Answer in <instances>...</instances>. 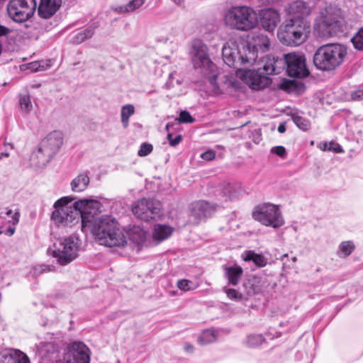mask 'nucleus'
<instances>
[{
    "label": "nucleus",
    "mask_w": 363,
    "mask_h": 363,
    "mask_svg": "<svg viewBox=\"0 0 363 363\" xmlns=\"http://www.w3.org/2000/svg\"><path fill=\"white\" fill-rule=\"evenodd\" d=\"M207 45L199 39L191 42L190 55L195 69L208 79V82L217 92L240 91L243 85L250 86V43L248 41L227 42L222 48L224 62L236 69L235 74H225L218 82L216 65L211 62Z\"/></svg>",
    "instance_id": "nucleus-1"
},
{
    "label": "nucleus",
    "mask_w": 363,
    "mask_h": 363,
    "mask_svg": "<svg viewBox=\"0 0 363 363\" xmlns=\"http://www.w3.org/2000/svg\"><path fill=\"white\" fill-rule=\"evenodd\" d=\"M40 363H89V348L82 342H74L67 346L62 354L53 343L44 344L39 352Z\"/></svg>",
    "instance_id": "nucleus-2"
},
{
    "label": "nucleus",
    "mask_w": 363,
    "mask_h": 363,
    "mask_svg": "<svg viewBox=\"0 0 363 363\" xmlns=\"http://www.w3.org/2000/svg\"><path fill=\"white\" fill-rule=\"evenodd\" d=\"M89 228L101 245L110 247H123L127 242L126 238L120 229L118 223L110 216H104L96 218Z\"/></svg>",
    "instance_id": "nucleus-3"
},
{
    "label": "nucleus",
    "mask_w": 363,
    "mask_h": 363,
    "mask_svg": "<svg viewBox=\"0 0 363 363\" xmlns=\"http://www.w3.org/2000/svg\"><path fill=\"white\" fill-rule=\"evenodd\" d=\"M347 55V48L340 43H329L319 47L313 55L315 67L330 72L340 67Z\"/></svg>",
    "instance_id": "nucleus-4"
},
{
    "label": "nucleus",
    "mask_w": 363,
    "mask_h": 363,
    "mask_svg": "<svg viewBox=\"0 0 363 363\" xmlns=\"http://www.w3.org/2000/svg\"><path fill=\"white\" fill-rule=\"evenodd\" d=\"M342 20V11L340 8L327 6L320 11L319 16L315 18L314 33L320 38H330L340 31Z\"/></svg>",
    "instance_id": "nucleus-5"
},
{
    "label": "nucleus",
    "mask_w": 363,
    "mask_h": 363,
    "mask_svg": "<svg viewBox=\"0 0 363 363\" xmlns=\"http://www.w3.org/2000/svg\"><path fill=\"white\" fill-rule=\"evenodd\" d=\"M310 33V25L306 21L284 20L279 28L277 37L286 46H298L306 41Z\"/></svg>",
    "instance_id": "nucleus-6"
},
{
    "label": "nucleus",
    "mask_w": 363,
    "mask_h": 363,
    "mask_svg": "<svg viewBox=\"0 0 363 363\" xmlns=\"http://www.w3.org/2000/svg\"><path fill=\"white\" fill-rule=\"evenodd\" d=\"M63 143V134L55 130L40 142L37 151L31 155L32 162L38 167H45L56 155Z\"/></svg>",
    "instance_id": "nucleus-7"
},
{
    "label": "nucleus",
    "mask_w": 363,
    "mask_h": 363,
    "mask_svg": "<svg viewBox=\"0 0 363 363\" xmlns=\"http://www.w3.org/2000/svg\"><path fill=\"white\" fill-rule=\"evenodd\" d=\"M71 201L69 197L65 196L55 202L50 220L56 226L72 228L79 223L82 215Z\"/></svg>",
    "instance_id": "nucleus-8"
},
{
    "label": "nucleus",
    "mask_w": 363,
    "mask_h": 363,
    "mask_svg": "<svg viewBox=\"0 0 363 363\" xmlns=\"http://www.w3.org/2000/svg\"><path fill=\"white\" fill-rule=\"evenodd\" d=\"M251 214L255 220L266 227L277 229L285 223L279 206L269 202L255 206Z\"/></svg>",
    "instance_id": "nucleus-9"
},
{
    "label": "nucleus",
    "mask_w": 363,
    "mask_h": 363,
    "mask_svg": "<svg viewBox=\"0 0 363 363\" xmlns=\"http://www.w3.org/2000/svg\"><path fill=\"white\" fill-rule=\"evenodd\" d=\"M79 247V238L72 235L57 240L49 250H52V256L59 264L66 265L77 257Z\"/></svg>",
    "instance_id": "nucleus-10"
},
{
    "label": "nucleus",
    "mask_w": 363,
    "mask_h": 363,
    "mask_svg": "<svg viewBox=\"0 0 363 363\" xmlns=\"http://www.w3.org/2000/svg\"><path fill=\"white\" fill-rule=\"evenodd\" d=\"M36 7V0H10L7 5V13L15 22L22 23L34 15Z\"/></svg>",
    "instance_id": "nucleus-11"
},
{
    "label": "nucleus",
    "mask_w": 363,
    "mask_h": 363,
    "mask_svg": "<svg viewBox=\"0 0 363 363\" xmlns=\"http://www.w3.org/2000/svg\"><path fill=\"white\" fill-rule=\"evenodd\" d=\"M225 25L232 29L247 30L250 29V8L246 6H234L225 13Z\"/></svg>",
    "instance_id": "nucleus-12"
},
{
    "label": "nucleus",
    "mask_w": 363,
    "mask_h": 363,
    "mask_svg": "<svg viewBox=\"0 0 363 363\" xmlns=\"http://www.w3.org/2000/svg\"><path fill=\"white\" fill-rule=\"evenodd\" d=\"M73 204L82 215V230H86V228H89L94 221V215L99 211L100 203L94 199H82Z\"/></svg>",
    "instance_id": "nucleus-13"
},
{
    "label": "nucleus",
    "mask_w": 363,
    "mask_h": 363,
    "mask_svg": "<svg viewBox=\"0 0 363 363\" xmlns=\"http://www.w3.org/2000/svg\"><path fill=\"white\" fill-rule=\"evenodd\" d=\"M161 204L158 201L143 199L133 204L132 211L138 218L148 221L160 214Z\"/></svg>",
    "instance_id": "nucleus-14"
},
{
    "label": "nucleus",
    "mask_w": 363,
    "mask_h": 363,
    "mask_svg": "<svg viewBox=\"0 0 363 363\" xmlns=\"http://www.w3.org/2000/svg\"><path fill=\"white\" fill-rule=\"evenodd\" d=\"M286 72L290 77L303 78L308 75L309 72L306 64V58L303 55L296 52L284 55Z\"/></svg>",
    "instance_id": "nucleus-15"
},
{
    "label": "nucleus",
    "mask_w": 363,
    "mask_h": 363,
    "mask_svg": "<svg viewBox=\"0 0 363 363\" xmlns=\"http://www.w3.org/2000/svg\"><path fill=\"white\" fill-rule=\"evenodd\" d=\"M311 13L310 9L302 1H294L286 4L284 9V20L295 21L298 19L306 21L305 17Z\"/></svg>",
    "instance_id": "nucleus-16"
},
{
    "label": "nucleus",
    "mask_w": 363,
    "mask_h": 363,
    "mask_svg": "<svg viewBox=\"0 0 363 363\" xmlns=\"http://www.w3.org/2000/svg\"><path fill=\"white\" fill-rule=\"evenodd\" d=\"M255 15L261 26L268 31H273L281 19L279 11L272 8L261 9Z\"/></svg>",
    "instance_id": "nucleus-17"
},
{
    "label": "nucleus",
    "mask_w": 363,
    "mask_h": 363,
    "mask_svg": "<svg viewBox=\"0 0 363 363\" xmlns=\"http://www.w3.org/2000/svg\"><path fill=\"white\" fill-rule=\"evenodd\" d=\"M20 213L18 210H8L0 213V234L5 233L12 235L15 232V226L18 223Z\"/></svg>",
    "instance_id": "nucleus-18"
},
{
    "label": "nucleus",
    "mask_w": 363,
    "mask_h": 363,
    "mask_svg": "<svg viewBox=\"0 0 363 363\" xmlns=\"http://www.w3.org/2000/svg\"><path fill=\"white\" fill-rule=\"evenodd\" d=\"M270 41L268 37L264 34L254 35L251 39V58L253 57L255 62L269 50Z\"/></svg>",
    "instance_id": "nucleus-19"
},
{
    "label": "nucleus",
    "mask_w": 363,
    "mask_h": 363,
    "mask_svg": "<svg viewBox=\"0 0 363 363\" xmlns=\"http://www.w3.org/2000/svg\"><path fill=\"white\" fill-rule=\"evenodd\" d=\"M281 64L277 59L271 56H260L256 62L254 61V65L256 66L255 69L259 71L263 70L264 74H278L279 65Z\"/></svg>",
    "instance_id": "nucleus-20"
},
{
    "label": "nucleus",
    "mask_w": 363,
    "mask_h": 363,
    "mask_svg": "<svg viewBox=\"0 0 363 363\" xmlns=\"http://www.w3.org/2000/svg\"><path fill=\"white\" fill-rule=\"evenodd\" d=\"M191 214L196 219L211 217L216 211V206L204 201H196L191 205Z\"/></svg>",
    "instance_id": "nucleus-21"
},
{
    "label": "nucleus",
    "mask_w": 363,
    "mask_h": 363,
    "mask_svg": "<svg viewBox=\"0 0 363 363\" xmlns=\"http://www.w3.org/2000/svg\"><path fill=\"white\" fill-rule=\"evenodd\" d=\"M61 4V0H41L38 9L39 16L44 18H50L60 9Z\"/></svg>",
    "instance_id": "nucleus-22"
},
{
    "label": "nucleus",
    "mask_w": 363,
    "mask_h": 363,
    "mask_svg": "<svg viewBox=\"0 0 363 363\" xmlns=\"http://www.w3.org/2000/svg\"><path fill=\"white\" fill-rule=\"evenodd\" d=\"M271 84V79L257 69H251V89H262Z\"/></svg>",
    "instance_id": "nucleus-23"
},
{
    "label": "nucleus",
    "mask_w": 363,
    "mask_h": 363,
    "mask_svg": "<svg viewBox=\"0 0 363 363\" xmlns=\"http://www.w3.org/2000/svg\"><path fill=\"white\" fill-rule=\"evenodd\" d=\"M224 276L228 282L233 286L237 285L242 275V269L237 264L231 266H223Z\"/></svg>",
    "instance_id": "nucleus-24"
},
{
    "label": "nucleus",
    "mask_w": 363,
    "mask_h": 363,
    "mask_svg": "<svg viewBox=\"0 0 363 363\" xmlns=\"http://www.w3.org/2000/svg\"><path fill=\"white\" fill-rule=\"evenodd\" d=\"M173 228L168 225L157 224L154 226L152 232L153 240L160 243L171 236Z\"/></svg>",
    "instance_id": "nucleus-25"
},
{
    "label": "nucleus",
    "mask_w": 363,
    "mask_h": 363,
    "mask_svg": "<svg viewBox=\"0 0 363 363\" xmlns=\"http://www.w3.org/2000/svg\"><path fill=\"white\" fill-rule=\"evenodd\" d=\"M89 182V177L87 174H81L71 182L72 189L75 192L83 191L88 186Z\"/></svg>",
    "instance_id": "nucleus-26"
},
{
    "label": "nucleus",
    "mask_w": 363,
    "mask_h": 363,
    "mask_svg": "<svg viewBox=\"0 0 363 363\" xmlns=\"http://www.w3.org/2000/svg\"><path fill=\"white\" fill-rule=\"evenodd\" d=\"M147 235V232L139 225L133 226L128 234L130 240L139 245L146 240Z\"/></svg>",
    "instance_id": "nucleus-27"
},
{
    "label": "nucleus",
    "mask_w": 363,
    "mask_h": 363,
    "mask_svg": "<svg viewBox=\"0 0 363 363\" xmlns=\"http://www.w3.org/2000/svg\"><path fill=\"white\" fill-rule=\"evenodd\" d=\"M354 249L355 245L352 241H342L339 245L337 254L340 257H347L352 253Z\"/></svg>",
    "instance_id": "nucleus-28"
},
{
    "label": "nucleus",
    "mask_w": 363,
    "mask_h": 363,
    "mask_svg": "<svg viewBox=\"0 0 363 363\" xmlns=\"http://www.w3.org/2000/svg\"><path fill=\"white\" fill-rule=\"evenodd\" d=\"M135 113V108L132 104H126L122 106L121 117L123 128H126L129 125V118Z\"/></svg>",
    "instance_id": "nucleus-29"
},
{
    "label": "nucleus",
    "mask_w": 363,
    "mask_h": 363,
    "mask_svg": "<svg viewBox=\"0 0 363 363\" xmlns=\"http://www.w3.org/2000/svg\"><path fill=\"white\" fill-rule=\"evenodd\" d=\"M16 363H30L26 354L17 349H10L6 354Z\"/></svg>",
    "instance_id": "nucleus-30"
},
{
    "label": "nucleus",
    "mask_w": 363,
    "mask_h": 363,
    "mask_svg": "<svg viewBox=\"0 0 363 363\" xmlns=\"http://www.w3.org/2000/svg\"><path fill=\"white\" fill-rule=\"evenodd\" d=\"M94 33V28L92 27H88L84 30L77 33L72 39V42L76 44H80L84 40L90 38Z\"/></svg>",
    "instance_id": "nucleus-31"
},
{
    "label": "nucleus",
    "mask_w": 363,
    "mask_h": 363,
    "mask_svg": "<svg viewBox=\"0 0 363 363\" xmlns=\"http://www.w3.org/2000/svg\"><path fill=\"white\" fill-rule=\"evenodd\" d=\"M145 0H131L125 6H121L116 8V11L119 13L131 12L140 7Z\"/></svg>",
    "instance_id": "nucleus-32"
},
{
    "label": "nucleus",
    "mask_w": 363,
    "mask_h": 363,
    "mask_svg": "<svg viewBox=\"0 0 363 363\" xmlns=\"http://www.w3.org/2000/svg\"><path fill=\"white\" fill-rule=\"evenodd\" d=\"M257 278L253 279V290L256 293H264L268 291L269 284H267V278L259 279L257 282Z\"/></svg>",
    "instance_id": "nucleus-33"
},
{
    "label": "nucleus",
    "mask_w": 363,
    "mask_h": 363,
    "mask_svg": "<svg viewBox=\"0 0 363 363\" xmlns=\"http://www.w3.org/2000/svg\"><path fill=\"white\" fill-rule=\"evenodd\" d=\"M352 45L356 50L363 51V28H359L351 38Z\"/></svg>",
    "instance_id": "nucleus-34"
},
{
    "label": "nucleus",
    "mask_w": 363,
    "mask_h": 363,
    "mask_svg": "<svg viewBox=\"0 0 363 363\" xmlns=\"http://www.w3.org/2000/svg\"><path fill=\"white\" fill-rule=\"evenodd\" d=\"M177 287L184 291H192L198 288L199 284L188 279H180L177 281Z\"/></svg>",
    "instance_id": "nucleus-35"
},
{
    "label": "nucleus",
    "mask_w": 363,
    "mask_h": 363,
    "mask_svg": "<svg viewBox=\"0 0 363 363\" xmlns=\"http://www.w3.org/2000/svg\"><path fill=\"white\" fill-rule=\"evenodd\" d=\"M292 120L298 128L302 130H308L311 127L310 121L298 115H293Z\"/></svg>",
    "instance_id": "nucleus-36"
},
{
    "label": "nucleus",
    "mask_w": 363,
    "mask_h": 363,
    "mask_svg": "<svg viewBox=\"0 0 363 363\" xmlns=\"http://www.w3.org/2000/svg\"><path fill=\"white\" fill-rule=\"evenodd\" d=\"M251 261L258 267H264L268 262V259L264 255L255 253L252 251Z\"/></svg>",
    "instance_id": "nucleus-37"
},
{
    "label": "nucleus",
    "mask_w": 363,
    "mask_h": 363,
    "mask_svg": "<svg viewBox=\"0 0 363 363\" xmlns=\"http://www.w3.org/2000/svg\"><path fill=\"white\" fill-rule=\"evenodd\" d=\"M281 89L287 92H293L296 89V83L294 80L284 79L279 85Z\"/></svg>",
    "instance_id": "nucleus-38"
},
{
    "label": "nucleus",
    "mask_w": 363,
    "mask_h": 363,
    "mask_svg": "<svg viewBox=\"0 0 363 363\" xmlns=\"http://www.w3.org/2000/svg\"><path fill=\"white\" fill-rule=\"evenodd\" d=\"M19 104L21 110L29 112L32 109V104L29 95L24 94L20 96Z\"/></svg>",
    "instance_id": "nucleus-39"
},
{
    "label": "nucleus",
    "mask_w": 363,
    "mask_h": 363,
    "mask_svg": "<svg viewBox=\"0 0 363 363\" xmlns=\"http://www.w3.org/2000/svg\"><path fill=\"white\" fill-rule=\"evenodd\" d=\"M216 338L215 331L213 330H207L202 333L200 340L204 343H208L213 342Z\"/></svg>",
    "instance_id": "nucleus-40"
},
{
    "label": "nucleus",
    "mask_w": 363,
    "mask_h": 363,
    "mask_svg": "<svg viewBox=\"0 0 363 363\" xmlns=\"http://www.w3.org/2000/svg\"><path fill=\"white\" fill-rule=\"evenodd\" d=\"M153 147L151 144L147 143H143L140 145V149L138 152V155L140 157H145L152 152Z\"/></svg>",
    "instance_id": "nucleus-41"
},
{
    "label": "nucleus",
    "mask_w": 363,
    "mask_h": 363,
    "mask_svg": "<svg viewBox=\"0 0 363 363\" xmlns=\"http://www.w3.org/2000/svg\"><path fill=\"white\" fill-rule=\"evenodd\" d=\"M224 291L226 293L228 298L231 300L240 301L242 298L241 294L235 289L224 288Z\"/></svg>",
    "instance_id": "nucleus-42"
},
{
    "label": "nucleus",
    "mask_w": 363,
    "mask_h": 363,
    "mask_svg": "<svg viewBox=\"0 0 363 363\" xmlns=\"http://www.w3.org/2000/svg\"><path fill=\"white\" fill-rule=\"evenodd\" d=\"M179 123H193L195 119L191 116L189 112L187 111H182L179 114V117L178 118Z\"/></svg>",
    "instance_id": "nucleus-43"
},
{
    "label": "nucleus",
    "mask_w": 363,
    "mask_h": 363,
    "mask_svg": "<svg viewBox=\"0 0 363 363\" xmlns=\"http://www.w3.org/2000/svg\"><path fill=\"white\" fill-rule=\"evenodd\" d=\"M238 191L232 184H228L223 189V194L229 199L235 196Z\"/></svg>",
    "instance_id": "nucleus-44"
},
{
    "label": "nucleus",
    "mask_w": 363,
    "mask_h": 363,
    "mask_svg": "<svg viewBox=\"0 0 363 363\" xmlns=\"http://www.w3.org/2000/svg\"><path fill=\"white\" fill-rule=\"evenodd\" d=\"M172 137H173L172 133H168L167 134V140H168V141L169 143V145L171 146H172V147L177 146L182 140V135H177L174 138H173Z\"/></svg>",
    "instance_id": "nucleus-45"
},
{
    "label": "nucleus",
    "mask_w": 363,
    "mask_h": 363,
    "mask_svg": "<svg viewBox=\"0 0 363 363\" xmlns=\"http://www.w3.org/2000/svg\"><path fill=\"white\" fill-rule=\"evenodd\" d=\"M216 157V152L213 150H208L201 154V157L207 161L213 160Z\"/></svg>",
    "instance_id": "nucleus-46"
},
{
    "label": "nucleus",
    "mask_w": 363,
    "mask_h": 363,
    "mask_svg": "<svg viewBox=\"0 0 363 363\" xmlns=\"http://www.w3.org/2000/svg\"><path fill=\"white\" fill-rule=\"evenodd\" d=\"M271 152L277 155L284 157L286 156V149L283 146H276L271 149Z\"/></svg>",
    "instance_id": "nucleus-47"
},
{
    "label": "nucleus",
    "mask_w": 363,
    "mask_h": 363,
    "mask_svg": "<svg viewBox=\"0 0 363 363\" xmlns=\"http://www.w3.org/2000/svg\"><path fill=\"white\" fill-rule=\"evenodd\" d=\"M328 151H334L340 153L343 152V150L341 146L333 142L329 143Z\"/></svg>",
    "instance_id": "nucleus-48"
},
{
    "label": "nucleus",
    "mask_w": 363,
    "mask_h": 363,
    "mask_svg": "<svg viewBox=\"0 0 363 363\" xmlns=\"http://www.w3.org/2000/svg\"><path fill=\"white\" fill-rule=\"evenodd\" d=\"M351 97L352 100H362L363 99V89H357L354 91L351 94Z\"/></svg>",
    "instance_id": "nucleus-49"
},
{
    "label": "nucleus",
    "mask_w": 363,
    "mask_h": 363,
    "mask_svg": "<svg viewBox=\"0 0 363 363\" xmlns=\"http://www.w3.org/2000/svg\"><path fill=\"white\" fill-rule=\"evenodd\" d=\"M13 145L10 143L5 144V151L2 152L0 154V160L3 159L4 157H8L10 155L9 150H13Z\"/></svg>",
    "instance_id": "nucleus-50"
},
{
    "label": "nucleus",
    "mask_w": 363,
    "mask_h": 363,
    "mask_svg": "<svg viewBox=\"0 0 363 363\" xmlns=\"http://www.w3.org/2000/svg\"><path fill=\"white\" fill-rule=\"evenodd\" d=\"M264 341V339L262 335H256L252 337V339H251V344H253L255 345H259L262 344Z\"/></svg>",
    "instance_id": "nucleus-51"
},
{
    "label": "nucleus",
    "mask_w": 363,
    "mask_h": 363,
    "mask_svg": "<svg viewBox=\"0 0 363 363\" xmlns=\"http://www.w3.org/2000/svg\"><path fill=\"white\" fill-rule=\"evenodd\" d=\"M11 32V30L4 26L0 25V36H6Z\"/></svg>",
    "instance_id": "nucleus-52"
},
{
    "label": "nucleus",
    "mask_w": 363,
    "mask_h": 363,
    "mask_svg": "<svg viewBox=\"0 0 363 363\" xmlns=\"http://www.w3.org/2000/svg\"><path fill=\"white\" fill-rule=\"evenodd\" d=\"M38 67H39V65L38 62H32V63L29 64L28 69H30V70H32L33 72H36L38 70Z\"/></svg>",
    "instance_id": "nucleus-53"
},
{
    "label": "nucleus",
    "mask_w": 363,
    "mask_h": 363,
    "mask_svg": "<svg viewBox=\"0 0 363 363\" xmlns=\"http://www.w3.org/2000/svg\"><path fill=\"white\" fill-rule=\"evenodd\" d=\"M258 1L262 4L271 5V4H274L280 1L281 0H258Z\"/></svg>",
    "instance_id": "nucleus-54"
},
{
    "label": "nucleus",
    "mask_w": 363,
    "mask_h": 363,
    "mask_svg": "<svg viewBox=\"0 0 363 363\" xmlns=\"http://www.w3.org/2000/svg\"><path fill=\"white\" fill-rule=\"evenodd\" d=\"M319 147L323 151H328L329 143H323L319 145Z\"/></svg>",
    "instance_id": "nucleus-55"
},
{
    "label": "nucleus",
    "mask_w": 363,
    "mask_h": 363,
    "mask_svg": "<svg viewBox=\"0 0 363 363\" xmlns=\"http://www.w3.org/2000/svg\"><path fill=\"white\" fill-rule=\"evenodd\" d=\"M278 131L280 133H284L285 131H286V126H285V123H281L279 126H278Z\"/></svg>",
    "instance_id": "nucleus-56"
},
{
    "label": "nucleus",
    "mask_w": 363,
    "mask_h": 363,
    "mask_svg": "<svg viewBox=\"0 0 363 363\" xmlns=\"http://www.w3.org/2000/svg\"><path fill=\"white\" fill-rule=\"evenodd\" d=\"M184 350L186 352H192L194 350V347L190 344H186L184 347Z\"/></svg>",
    "instance_id": "nucleus-57"
},
{
    "label": "nucleus",
    "mask_w": 363,
    "mask_h": 363,
    "mask_svg": "<svg viewBox=\"0 0 363 363\" xmlns=\"http://www.w3.org/2000/svg\"><path fill=\"white\" fill-rule=\"evenodd\" d=\"M244 260L250 261V251H245V256H244Z\"/></svg>",
    "instance_id": "nucleus-58"
},
{
    "label": "nucleus",
    "mask_w": 363,
    "mask_h": 363,
    "mask_svg": "<svg viewBox=\"0 0 363 363\" xmlns=\"http://www.w3.org/2000/svg\"><path fill=\"white\" fill-rule=\"evenodd\" d=\"M172 1H174L177 4H179L183 2L184 0H172Z\"/></svg>",
    "instance_id": "nucleus-59"
},
{
    "label": "nucleus",
    "mask_w": 363,
    "mask_h": 363,
    "mask_svg": "<svg viewBox=\"0 0 363 363\" xmlns=\"http://www.w3.org/2000/svg\"><path fill=\"white\" fill-rule=\"evenodd\" d=\"M169 127H170V124H169V123H167V124L166 125V127H165L166 130H168Z\"/></svg>",
    "instance_id": "nucleus-60"
},
{
    "label": "nucleus",
    "mask_w": 363,
    "mask_h": 363,
    "mask_svg": "<svg viewBox=\"0 0 363 363\" xmlns=\"http://www.w3.org/2000/svg\"><path fill=\"white\" fill-rule=\"evenodd\" d=\"M296 260V257L293 258V261L295 262Z\"/></svg>",
    "instance_id": "nucleus-61"
},
{
    "label": "nucleus",
    "mask_w": 363,
    "mask_h": 363,
    "mask_svg": "<svg viewBox=\"0 0 363 363\" xmlns=\"http://www.w3.org/2000/svg\"><path fill=\"white\" fill-rule=\"evenodd\" d=\"M314 144L313 141H311V145H313Z\"/></svg>",
    "instance_id": "nucleus-62"
}]
</instances>
